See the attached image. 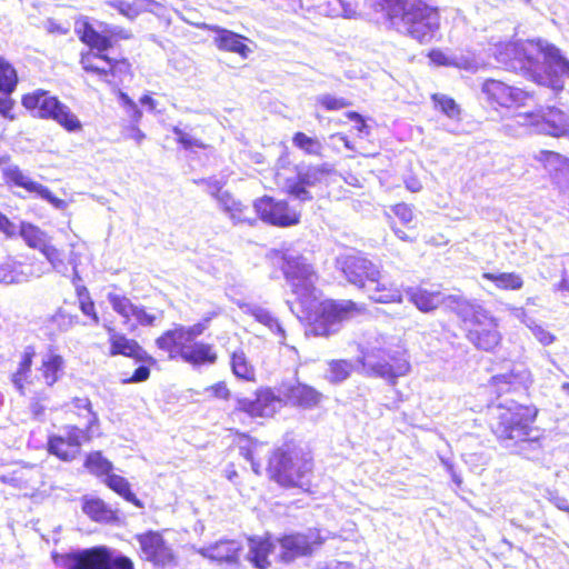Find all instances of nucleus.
<instances>
[{"mask_svg": "<svg viewBox=\"0 0 569 569\" xmlns=\"http://www.w3.org/2000/svg\"><path fill=\"white\" fill-rule=\"evenodd\" d=\"M247 312L258 322L266 326L278 338L279 342L284 345L286 330L271 311L261 306L252 305L248 307Z\"/></svg>", "mask_w": 569, "mask_h": 569, "instance_id": "473e14b6", "label": "nucleus"}, {"mask_svg": "<svg viewBox=\"0 0 569 569\" xmlns=\"http://www.w3.org/2000/svg\"><path fill=\"white\" fill-rule=\"evenodd\" d=\"M542 156L552 182L562 191L569 190V159L552 151L542 152Z\"/></svg>", "mask_w": 569, "mask_h": 569, "instance_id": "b1692460", "label": "nucleus"}, {"mask_svg": "<svg viewBox=\"0 0 569 569\" xmlns=\"http://www.w3.org/2000/svg\"><path fill=\"white\" fill-rule=\"evenodd\" d=\"M99 54L93 53L92 51H88L84 53H81L80 63L84 71L87 72H103L102 69H99V64L94 63V59H99Z\"/></svg>", "mask_w": 569, "mask_h": 569, "instance_id": "e2e57ef3", "label": "nucleus"}, {"mask_svg": "<svg viewBox=\"0 0 569 569\" xmlns=\"http://www.w3.org/2000/svg\"><path fill=\"white\" fill-rule=\"evenodd\" d=\"M332 171L329 163L318 166H299L296 178L286 182L287 192L301 202L311 201L312 194L308 188L316 187Z\"/></svg>", "mask_w": 569, "mask_h": 569, "instance_id": "9b49d317", "label": "nucleus"}, {"mask_svg": "<svg viewBox=\"0 0 569 569\" xmlns=\"http://www.w3.org/2000/svg\"><path fill=\"white\" fill-rule=\"evenodd\" d=\"M156 345L159 349L170 353V358L180 357L181 348L186 342L179 331L178 326L171 330L164 331L157 340Z\"/></svg>", "mask_w": 569, "mask_h": 569, "instance_id": "ea45409f", "label": "nucleus"}, {"mask_svg": "<svg viewBox=\"0 0 569 569\" xmlns=\"http://www.w3.org/2000/svg\"><path fill=\"white\" fill-rule=\"evenodd\" d=\"M347 118L355 122V130L358 132V136L363 138L370 134V127L365 122V119L361 114L356 111L347 112Z\"/></svg>", "mask_w": 569, "mask_h": 569, "instance_id": "052dcab7", "label": "nucleus"}, {"mask_svg": "<svg viewBox=\"0 0 569 569\" xmlns=\"http://www.w3.org/2000/svg\"><path fill=\"white\" fill-rule=\"evenodd\" d=\"M82 511L96 522L110 523L118 518L116 511L97 497L84 496L82 498Z\"/></svg>", "mask_w": 569, "mask_h": 569, "instance_id": "c85d7f7f", "label": "nucleus"}, {"mask_svg": "<svg viewBox=\"0 0 569 569\" xmlns=\"http://www.w3.org/2000/svg\"><path fill=\"white\" fill-rule=\"evenodd\" d=\"M52 560L61 569H134L129 557L102 545L53 552Z\"/></svg>", "mask_w": 569, "mask_h": 569, "instance_id": "423d86ee", "label": "nucleus"}, {"mask_svg": "<svg viewBox=\"0 0 569 569\" xmlns=\"http://www.w3.org/2000/svg\"><path fill=\"white\" fill-rule=\"evenodd\" d=\"M218 206L226 212L229 218L233 221V223H240V222H250L247 217L244 216L246 207L233 198V196L224 191L223 193L219 194V198L217 199Z\"/></svg>", "mask_w": 569, "mask_h": 569, "instance_id": "58836bf2", "label": "nucleus"}, {"mask_svg": "<svg viewBox=\"0 0 569 569\" xmlns=\"http://www.w3.org/2000/svg\"><path fill=\"white\" fill-rule=\"evenodd\" d=\"M440 16L426 0H410L393 28L420 43L430 42L439 30Z\"/></svg>", "mask_w": 569, "mask_h": 569, "instance_id": "0eeeda50", "label": "nucleus"}, {"mask_svg": "<svg viewBox=\"0 0 569 569\" xmlns=\"http://www.w3.org/2000/svg\"><path fill=\"white\" fill-rule=\"evenodd\" d=\"M406 295L420 311L430 312L436 310L440 305L448 307V296L440 291H429L423 288H408Z\"/></svg>", "mask_w": 569, "mask_h": 569, "instance_id": "a878e982", "label": "nucleus"}, {"mask_svg": "<svg viewBox=\"0 0 569 569\" xmlns=\"http://www.w3.org/2000/svg\"><path fill=\"white\" fill-rule=\"evenodd\" d=\"M231 370L233 375L246 381H252L254 379V368L248 361L242 350H236L231 355Z\"/></svg>", "mask_w": 569, "mask_h": 569, "instance_id": "a18cd8bd", "label": "nucleus"}, {"mask_svg": "<svg viewBox=\"0 0 569 569\" xmlns=\"http://www.w3.org/2000/svg\"><path fill=\"white\" fill-rule=\"evenodd\" d=\"M110 332V356H124L133 358L139 362L154 363V359L147 353V351L133 339L127 338L122 333L114 332L113 329H109Z\"/></svg>", "mask_w": 569, "mask_h": 569, "instance_id": "4be33fe9", "label": "nucleus"}, {"mask_svg": "<svg viewBox=\"0 0 569 569\" xmlns=\"http://www.w3.org/2000/svg\"><path fill=\"white\" fill-rule=\"evenodd\" d=\"M292 143L306 154L316 157L322 156V143L317 138L309 137L303 132H296L292 137Z\"/></svg>", "mask_w": 569, "mask_h": 569, "instance_id": "09e8293b", "label": "nucleus"}, {"mask_svg": "<svg viewBox=\"0 0 569 569\" xmlns=\"http://www.w3.org/2000/svg\"><path fill=\"white\" fill-rule=\"evenodd\" d=\"M322 395L313 387L301 382H282L278 389V396L269 389H259L253 398H236V410L250 417H269L276 412L277 406L284 402L303 409L317 407Z\"/></svg>", "mask_w": 569, "mask_h": 569, "instance_id": "20e7f679", "label": "nucleus"}, {"mask_svg": "<svg viewBox=\"0 0 569 569\" xmlns=\"http://www.w3.org/2000/svg\"><path fill=\"white\" fill-rule=\"evenodd\" d=\"M495 54L506 69L522 72L555 92H560L565 79L569 78V60L557 47L541 39L502 43Z\"/></svg>", "mask_w": 569, "mask_h": 569, "instance_id": "f03ea898", "label": "nucleus"}, {"mask_svg": "<svg viewBox=\"0 0 569 569\" xmlns=\"http://www.w3.org/2000/svg\"><path fill=\"white\" fill-rule=\"evenodd\" d=\"M491 429L501 443L529 460L539 459L543 452V432L533 427L537 409L511 402L493 408Z\"/></svg>", "mask_w": 569, "mask_h": 569, "instance_id": "7ed1b4c3", "label": "nucleus"}, {"mask_svg": "<svg viewBox=\"0 0 569 569\" xmlns=\"http://www.w3.org/2000/svg\"><path fill=\"white\" fill-rule=\"evenodd\" d=\"M106 4L116 9L120 14L132 21L142 12L151 11V7L156 4V1L133 0L132 2H127L124 0H107Z\"/></svg>", "mask_w": 569, "mask_h": 569, "instance_id": "c9c22d12", "label": "nucleus"}, {"mask_svg": "<svg viewBox=\"0 0 569 569\" xmlns=\"http://www.w3.org/2000/svg\"><path fill=\"white\" fill-rule=\"evenodd\" d=\"M282 272L292 293L295 302L288 301L292 313L310 322L309 332L313 336L328 337L337 333L342 322L353 317L359 308L351 300L319 301L315 287L317 274L307 259L295 251L282 254Z\"/></svg>", "mask_w": 569, "mask_h": 569, "instance_id": "f257e3e1", "label": "nucleus"}, {"mask_svg": "<svg viewBox=\"0 0 569 569\" xmlns=\"http://www.w3.org/2000/svg\"><path fill=\"white\" fill-rule=\"evenodd\" d=\"M392 212L403 224H409L413 219L412 209L406 203L396 204Z\"/></svg>", "mask_w": 569, "mask_h": 569, "instance_id": "69168bd1", "label": "nucleus"}, {"mask_svg": "<svg viewBox=\"0 0 569 569\" xmlns=\"http://www.w3.org/2000/svg\"><path fill=\"white\" fill-rule=\"evenodd\" d=\"M46 401L44 397L33 398L30 402V410L34 419L42 421L44 420L47 407L43 405Z\"/></svg>", "mask_w": 569, "mask_h": 569, "instance_id": "338daca9", "label": "nucleus"}, {"mask_svg": "<svg viewBox=\"0 0 569 569\" xmlns=\"http://www.w3.org/2000/svg\"><path fill=\"white\" fill-rule=\"evenodd\" d=\"M530 124L550 136L561 137L569 134V111L556 107H548L541 113L529 114Z\"/></svg>", "mask_w": 569, "mask_h": 569, "instance_id": "a211bd4d", "label": "nucleus"}, {"mask_svg": "<svg viewBox=\"0 0 569 569\" xmlns=\"http://www.w3.org/2000/svg\"><path fill=\"white\" fill-rule=\"evenodd\" d=\"M42 254L46 257V259L51 264L52 269L57 271L58 273H61L63 276H67L68 273V263L63 259L62 252L57 249L52 243L48 246Z\"/></svg>", "mask_w": 569, "mask_h": 569, "instance_id": "3c124183", "label": "nucleus"}, {"mask_svg": "<svg viewBox=\"0 0 569 569\" xmlns=\"http://www.w3.org/2000/svg\"><path fill=\"white\" fill-rule=\"evenodd\" d=\"M71 411H73L79 418H83L87 421L86 428L82 429L91 435L99 436L100 421L97 412L92 410V405L89 398L74 397L71 402Z\"/></svg>", "mask_w": 569, "mask_h": 569, "instance_id": "c756f323", "label": "nucleus"}, {"mask_svg": "<svg viewBox=\"0 0 569 569\" xmlns=\"http://www.w3.org/2000/svg\"><path fill=\"white\" fill-rule=\"evenodd\" d=\"M102 32L107 33L111 40L112 39L128 40L132 37V33L130 30L124 29L119 26H113V24H104Z\"/></svg>", "mask_w": 569, "mask_h": 569, "instance_id": "680f3d73", "label": "nucleus"}, {"mask_svg": "<svg viewBox=\"0 0 569 569\" xmlns=\"http://www.w3.org/2000/svg\"><path fill=\"white\" fill-rule=\"evenodd\" d=\"M529 381L530 373L522 366L515 367L509 372L496 375L491 378L492 386L497 388L499 393L525 387Z\"/></svg>", "mask_w": 569, "mask_h": 569, "instance_id": "cd10ccee", "label": "nucleus"}, {"mask_svg": "<svg viewBox=\"0 0 569 569\" xmlns=\"http://www.w3.org/2000/svg\"><path fill=\"white\" fill-rule=\"evenodd\" d=\"M91 435L77 426H64L60 435L49 437L48 450L63 461L73 460L79 453L83 441H89Z\"/></svg>", "mask_w": 569, "mask_h": 569, "instance_id": "f8f14e48", "label": "nucleus"}, {"mask_svg": "<svg viewBox=\"0 0 569 569\" xmlns=\"http://www.w3.org/2000/svg\"><path fill=\"white\" fill-rule=\"evenodd\" d=\"M523 323L530 329L533 337L543 346L551 345L556 337L549 332L547 329H545L542 326L536 323L535 320L531 318L525 317Z\"/></svg>", "mask_w": 569, "mask_h": 569, "instance_id": "5fc2aeb1", "label": "nucleus"}, {"mask_svg": "<svg viewBox=\"0 0 569 569\" xmlns=\"http://www.w3.org/2000/svg\"><path fill=\"white\" fill-rule=\"evenodd\" d=\"M172 132L174 133L178 143H180L184 149L203 148V143L199 139L192 137L180 127L174 126L172 128Z\"/></svg>", "mask_w": 569, "mask_h": 569, "instance_id": "4d7b16f0", "label": "nucleus"}, {"mask_svg": "<svg viewBox=\"0 0 569 569\" xmlns=\"http://www.w3.org/2000/svg\"><path fill=\"white\" fill-rule=\"evenodd\" d=\"M18 232L19 226L0 212V233H2L6 239H13L18 236Z\"/></svg>", "mask_w": 569, "mask_h": 569, "instance_id": "bf43d9fd", "label": "nucleus"}, {"mask_svg": "<svg viewBox=\"0 0 569 569\" xmlns=\"http://www.w3.org/2000/svg\"><path fill=\"white\" fill-rule=\"evenodd\" d=\"M64 360L60 355L49 352L42 358L41 375L47 386H53L63 375Z\"/></svg>", "mask_w": 569, "mask_h": 569, "instance_id": "e433bc0d", "label": "nucleus"}, {"mask_svg": "<svg viewBox=\"0 0 569 569\" xmlns=\"http://www.w3.org/2000/svg\"><path fill=\"white\" fill-rule=\"evenodd\" d=\"M99 60L103 62V64H99V69H102L103 72H94L97 76H99L101 79H106L108 76H114L117 69H121L122 67L129 68V64L126 60H113L109 58L106 54H99Z\"/></svg>", "mask_w": 569, "mask_h": 569, "instance_id": "6e6d98bb", "label": "nucleus"}, {"mask_svg": "<svg viewBox=\"0 0 569 569\" xmlns=\"http://www.w3.org/2000/svg\"><path fill=\"white\" fill-rule=\"evenodd\" d=\"M34 355V349L32 347H27L22 353L17 371L11 376V382L20 395H24V382H28L31 375Z\"/></svg>", "mask_w": 569, "mask_h": 569, "instance_id": "4c0bfd02", "label": "nucleus"}, {"mask_svg": "<svg viewBox=\"0 0 569 569\" xmlns=\"http://www.w3.org/2000/svg\"><path fill=\"white\" fill-rule=\"evenodd\" d=\"M326 538L317 528H309L303 532H289L278 538L279 557L284 562L293 561L299 557H307L318 549Z\"/></svg>", "mask_w": 569, "mask_h": 569, "instance_id": "9d476101", "label": "nucleus"}, {"mask_svg": "<svg viewBox=\"0 0 569 569\" xmlns=\"http://www.w3.org/2000/svg\"><path fill=\"white\" fill-rule=\"evenodd\" d=\"M180 358L193 367H199L213 365L217 361V353L209 343L193 342L181 348Z\"/></svg>", "mask_w": 569, "mask_h": 569, "instance_id": "bb28decb", "label": "nucleus"}, {"mask_svg": "<svg viewBox=\"0 0 569 569\" xmlns=\"http://www.w3.org/2000/svg\"><path fill=\"white\" fill-rule=\"evenodd\" d=\"M313 462L309 452L295 445H284L273 451L268 462L270 478L287 488L308 490Z\"/></svg>", "mask_w": 569, "mask_h": 569, "instance_id": "39448f33", "label": "nucleus"}, {"mask_svg": "<svg viewBox=\"0 0 569 569\" xmlns=\"http://www.w3.org/2000/svg\"><path fill=\"white\" fill-rule=\"evenodd\" d=\"M481 278L501 290H519L523 286L521 276L516 272H483Z\"/></svg>", "mask_w": 569, "mask_h": 569, "instance_id": "79ce46f5", "label": "nucleus"}, {"mask_svg": "<svg viewBox=\"0 0 569 569\" xmlns=\"http://www.w3.org/2000/svg\"><path fill=\"white\" fill-rule=\"evenodd\" d=\"M107 298L112 309L122 318L127 320L134 318L136 321L143 327L154 325L157 316L149 312L143 306L134 305L127 297L117 293H108Z\"/></svg>", "mask_w": 569, "mask_h": 569, "instance_id": "aec40b11", "label": "nucleus"}, {"mask_svg": "<svg viewBox=\"0 0 569 569\" xmlns=\"http://www.w3.org/2000/svg\"><path fill=\"white\" fill-rule=\"evenodd\" d=\"M243 545L233 539L220 540L208 547H202L198 552L212 561L219 563L234 565L239 561Z\"/></svg>", "mask_w": 569, "mask_h": 569, "instance_id": "412c9836", "label": "nucleus"}, {"mask_svg": "<svg viewBox=\"0 0 569 569\" xmlns=\"http://www.w3.org/2000/svg\"><path fill=\"white\" fill-rule=\"evenodd\" d=\"M448 308H450L468 328H480L488 326L497 319L475 300H468L459 295L448 296Z\"/></svg>", "mask_w": 569, "mask_h": 569, "instance_id": "2eb2a0df", "label": "nucleus"}, {"mask_svg": "<svg viewBox=\"0 0 569 569\" xmlns=\"http://www.w3.org/2000/svg\"><path fill=\"white\" fill-rule=\"evenodd\" d=\"M428 57L431 60V62L437 66L449 67V66H451V63H456L453 61V56H448L445 52H442L441 50H431L429 52Z\"/></svg>", "mask_w": 569, "mask_h": 569, "instance_id": "774afa93", "label": "nucleus"}, {"mask_svg": "<svg viewBox=\"0 0 569 569\" xmlns=\"http://www.w3.org/2000/svg\"><path fill=\"white\" fill-rule=\"evenodd\" d=\"M360 361L368 376L381 378L390 385H396L397 379L406 376L410 370L406 351L399 347L372 348L363 352Z\"/></svg>", "mask_w": 569, "mask_h": 569, "instance_id": "1a4fd4ad", "label": "nucleus"}, {"mask_svg": "<svg viewBox=\"0 0 569 569\" xmlns=\"http://www.w3.org/2000/svg\"><path fill=\"white\" fill-rule=\"evenodd\" d=\"M337 264L347 281L360 289L378 274V266L360 252L340 256Z\"/></svg>", "mask_w": 569, "mask_h": 569, "instance_id": "ddd939ff", "label": "nucleus"}, {"mask_svg": "<svg viewBox=\"0 0 569 569\" xmlns=\"http://www.w3.org/2000/svg\"><path fill=\"white\" fill-rule=\"evenodd\" d=\"M21 103L33 117L53 120L68 132L82 129L81 121L71 109L49 91L38 89L27 93L22 97Z\"/></svg>", "mask_w": 569, "mask_h": 569, "instance_id": "6e6552de", "label": "nucleus"}, {"mask_svg": "<svg viewBox=\"0 0 569 569\" xmlns=\"http://www.w3.org/2000/svg\"><path fill=\"white\" fill-rule=\"evenodd\" d=\"M249 561L258 569H267L270 566L269 553L274 549V545L269 538H250L248 540Z\"/></svg>", "mask_w": 569, "mask_h": 569, "instance_id": "7c9ffc66", "label": "nucleus"}, {"mask_svg": "<svg viewBox=\"0 0 569 569\" xmlns=\"http://www.w3.org/2000/svg\"><path fill=\"white\" fill-rule=\"evenodd\" d=\"M211 320V317H206L202 321L193 325V326H190V327H184L182 325H178V328H179V331L184 340V342L188 345V343H193V340L201 336L204 330L208 328V325Z\"/></svg>", "mask_w": 569, "mask_h": 569, "instance_id": "864d4df0", "label": "nucleus"}, {"mask_svg": "<svg viewBox=\"0 0 569 569\" xmlns=\"http://www.w3.org/2000/svg\"><path fill=\"white\" fill-rule=\"evenodd\" d=\"M482 92L489 100L506 108L525 106L526 101L531 99L528 92L495 79H488L483 82Z\"/></svg>", "mask_w": 569, "mask_h": 569, "instance_id": "f3484780", "label": "nucleus"}, {"mask_svg": "<svg viewBox=\"0 0 569 569\" xmlns=\"http://www.w3.org/2000/svg\"><path fill=\"white\" fill-rule=\"evenodd\" d=\"M104 483L119 496L123 497L127 501L133 503L137 507H142L141 501L130 489L128 480L121 476L111 473L104 479Z\"/></svg>", "mask_w": 569, "mask_h": 569, "instance_id": "37998d69", "label": "nucleus"}, {"mask_svg": "<svg viewBox=\"0 0 569 569\" xmlns=\"http://www.w3.org/2000/svg\"><path fill=\"white\" fill-rule=\"evenodd\" d=\"M214 40L219 49L238 53L242 58H247L250 52L247 44L243 43L244 38L232 31L218 29Z\"/></svg>", "mask_w": 569, "mask_h": 569, "instance_id": "f704fd0d", "label": "nucleus"}, {"mask_svg": "<svg viewBox=\"0 0 569 569\" xmlns=\"http://www.w3.org/2000/svg\"><path fill=\"white\" fill-rule=\"evenodd\" d=\"M27 280L20 262L8 260L0 264V283L13 284Z\"/></svg>", "mask_w": 569, "mask_h": 569, "instance_id": "49530a36", "label": "nucleus"}, {"mask_svg": "<svg viewBox=\"0 0 569 569\" xmlns=\"http://www.w3.org/2000/svg\"><path fill=\"white\" fill-rule=\"evenodd\" d=\"M467 338L477 349L483 351L493 350L501 341L498 320L480 328H468Z\"/></svg>", "mask_w": 569, "mask_h": 569, "instance_id": "393cba45", "label": "nucleus"}, {"mask_svg": "<svg viewBox=\"0 0 569 569\" xmlns=\"http://www.w3.org/2000/svg\"><path fill=\"white\" fill-rule=\"evenodd\" d=\"M371 7L377 12H382L390 24L393 27L396 20H398L402 12L407 8V3L410 0H369Z\"/></svg>", "mask_w": 569, "mask_h": 569, "instance_id": "a19ab883", "label": "nucleus"}, {"mask_svg": "<svg viewBox=\"0 0 569 569\" xmlns=\"http://www.w3.org/2000/svg\"><path fill=\"white\" fill-rule=\"evenodd\" d=\"M18 236L23 239L28 247L37 249L41 253L48 246L51 244V237L39 227L30 222H20Z\"/></svg>", "mask_w": 569, "mask_h": 569, "instance_id": "2f4dec72", "label": "nucleus"}, {"mask_svg": "<svg viewBox=\"0 0 569 569\" xmlns=\"http://www.w3.org/2000/svg\"><path fill=\"white\" fill-rule=\"evenodd\" d=\"M77 31L80 40L91 49H96L98 51L97 54H104V51L112 47L110 37L104 32H98L88 22H84Z\"/></svg>", "mask_w": 569, "mask_h": 569, "instance_id": "72a5a7b5", "label": "nucleus"}, {"mask_svg": "<svg viewBox=\"0 0 569 569\" xmlns=\"http://www.w3.org/2000/svg\"><path fill=\"white\" fill-rule=\"evenodd\" d=\"M352 369V365L347 360H332L329 362L326 379L331 383H340L350 376Z\"/></svg>", "mask_w": 569, "mask_h": 569, "instance_id": "8fccbe9b", "label": "nucleus"}, {"mask_svg": "<svg viewBox=\"0 0 569 569\" xmlns=\"http://www.w3.org/2000/svg\"><path fill=\"white\" fill-rule=\"evenodd\" d=\"M318 101L328 111L340 110L350 106V102L345 98H337L331 94H323L319 97Z\"/></svg>", "mask_w": 569, "mask_h": 569, "instance_id": "13d9d810", "label": "nucleus"}, {"mask_svg": "<svg viewBox=\"0 0 569 569\" xmlns=\"http://www.w3.org/2000/svg\"><path fill=\"white\" fill-rule=\"evenodd\" d=\"M363 288L368 297L380 303L401 301L400 290L393 283L389 282L387 276L383 274L378 267L377 277H372Z\"/></svg>", "mask_w": 569, "mask_h": 569, "instance_id": "5701e85b", "label": "nucleus"}, {"mask_svg": "<svg viewBox=\"0 0 569 569\" xmlns=\"http://www.w3.org/2000/svg\"><path fill=\"white\" fill-rule=\"evenodd\" d=\"M431 98L436 107L447 117L450 119H457L459 117L460 108L452 98L441 93H435Z\"/></svg>", "mask_w": 569, "mask_h": 569, "instance_id": "603ef678", "label": "nucleus"}, {"mask_svg": "<svg viewBox=\"0 0 569 569\" xmlns=\"http://www.w3.org/2000/svg\"><path fill=\"white\" fill-rule=\"evenodd\" d=\"M142 557L158 567H168L174 563V555L163 537L156 531H148L137 536Z\"/></svg>", "mask_w": 569, "mask_h": 569, "instance_id": "dca6fc26", "label": "nucleus"}, {"mask_svg": "<svg viewBox=\"0 0 569 569\" xmlns=\"http://www.w3.org/2000/svg\"><path fill=\"white\" fill-rule=\"evenodd\" d=\"M18 74L16 69L4 58L0 57V92L10 96L17 88Z\"/></svg>", "mask_w": 569, "mask_h": 569, "instance_id": "de8ad7c7", "label": "nucleus"}, {"mask_svg": "<svg viewBox=\"0 0 569 569\" xmlns=\"http://www.w3.org/2000/svg\"><path fill=\"white\" fill-rule=\"evenodd\" d=\"M259 218L272 226L289 227L299 222L300 216L289 208L284 200H276L272 197L264 196L257 199L253 203Z\"/></svg>", "mask_w": 569, "mask_h": 569, "instance_id": "4468645a", "label": "nucleus"}, {"mask_svg": "<svg viewBox=\"0 0 569 569\" xmlns=\"http://www.w3.org/2000/svg\"><path fill=\"white\" fill-rule=\"evenodd\" d=\"M3 178L7 183L26 189L28 192L37 193L41 199L59 207L61 200L58 199L48 187L33 181L24 174L18 166H8L3 170Z\"/></svg>", "mask_w": 569, "mask_h": 569, "instance_id": "6ab92c4d", "label": "nucleus"}, {"mask_svg": "<svg viewBox=\"0 0 569 569\" xmlns=\"http://www.w3.org/2000/svg\"><path fill=\"white\" fill-rule=\"evenodd\" d=\"M84 467L89 470L90 473L101 477L111 475L113 469V465L109 461L101 451H93L89 453L84 461Z\"/></svg>", "mask_w": 569, "mask_h": 569, "instance_id": "c03bdc74", "label": "nucleus"}, {"mask_svg": "<svg viewBox=\"0 0 569 569\" xmlns=\"http://www.w3.org/2000/svg\"><path fill=\"white\" fill-rule=\"evenodd\" d=\"M197 184H206L207 192L212 196L216 200L219 198V194L223 193L222 183L220 180L210 178V179H200L194 180Z\"/></svg>", "mask_w": 569, "mask_h": 569, "instance_id": "0e129e2a", "label": "nucleus"}]
</instances>
